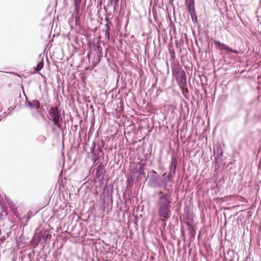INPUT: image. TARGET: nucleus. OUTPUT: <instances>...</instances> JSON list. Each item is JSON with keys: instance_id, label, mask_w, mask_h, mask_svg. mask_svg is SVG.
<instances>
[{"instance_id": "2", "label": "nucleus", "mask_w": 261, "mask_h": 261, "mask_svg": "<svg viewBox=\"0 0 261 261\" xmlns=\"http://www.w3.org/2000/svg\"><path fill=\"white\" fill-rule=\"evenodd\" d=\"M48 114L49 119L53 121L55 125L58 128H61L62 119L60 115V112L57 107L50 108L48 110Z\"/></svg>"}, {"instance_id": "6", "label": "nucleus", "mask_w": 261, "mask_h": 261, "mask_svg": "<svg viewBox=\"0 0 261 261\" xmlns=\"http://www.w3.org/2000/svg\"><path fill=\"white\" fill-rule=\"evenodd\" d=\"M184 72L185 71L183 70L178 68L173 70V74L175 78L178 76L180 75V74H183Z\"/></svg>"}, {"instance_id": "8", "label": "nucleus", "mask_w": 261, "mask_h": 261, "mask_svg": "<svg viewBox=\"0 0 261 261\" xmlns=\"http://www.w3.org/2000/svg\"><path fill=\"white\" fill-rule=\"evenodd\" d=\"M188 7L190 10L192 8H194V0H190L187 4Z\"/></svg>"}, {"instance_id": "1", "label": "nucleus", "mask_w": 261, "mask_h": 261, "mask_svg": "<svg viewBox=\"0 0 261 261\" xmlns=\"http://www.w3.org/2000/svg\"><path fill=\"white\" fill-rule=\"evenodd\" d=\"M159 201L157 203L158 214L162 221L168 219L171 216V202L169 194L164 193L161 191L159 193Z\"/></svg>"}, {"instance_id": "7", "label": "nucleus", "mask_w": 261, "mask_h": 261, "mask_svg": "<svg viewBox=\"0 0 261 261\" xmlns=\"http://www.w3.org/2000/svg\"><path fill=\"white\" fill-rule=\"evenodd\" d=\"M74 5L75 6L76 10L77 11L79 9L81 0H74Z\"/></svg>"}, {"instance_id": "3", "label": "nucleus", "mask_w": 261, "mask_h": 261, "mask_svg": "<svg viewBox=\"0 0 261 261\" xmlns=\"http://www.w3.org/2000/svg\"><path fill=\"white\" fill-rule=\"evenodd\" d=\"M214 44L216 46V48H217L225 50L227 51L232 52V53H236V54L238 53V51L237 50H233V49L230 48L229 47H228L226 44L221 43L220 42H219L218 41H215Z\"/></svg>"}, {"instance_id": "5", "label": "nucleus", "mask_w": 261, "mask_h": 261, "mask_svg": "<svg viewBox=\"0 0 261 261\" xmlns=\"http://www.w3.org/2000/svg\"><path fill=\"white\" fill-rule=\"evenodd\" d=\"M28 105L31 108H35L37 110L40 108V104L38 100H34L32 102H29Z\"/></svg>"}, {"instance_id": "10", "label": "nucleus", "mask_w": 261, "mask_h": 261, "mask_svg": "<svg viewBox=\"0 0 261 261\" xmlns=\"http://www.w3.org/2000/svg\"><path fill=\"white\" fill-rule=\"evenodd\" d=\"M109 31H110V30H108V29H106V30H105V36L107 39V40H108V41L110 40V37Z\"/></svg>"}, {"instance_id": "11", "label": "nucleus", "mask_w": 261, "mask_h": 261, "mask_svg": "<svg viewBox=\"0 0 261 261\" xmlns=\"http://www.w3.org/2000/svg\"><path fill=\"white\" fill-rule=\"evenodd\" d=\"M106 29L110 30L109 29V25H108V23L106 24Z\"/></svg>"}, {"instance_id": "9", "label": "nucleus", "mask_w": 261, "mask_h": 261, "mask_svg": "<svg viewBox=\"0 0 261 261\" xmlns=\"http://www.w3.org/2000/svg\"><path fill=\"white\" fill-rule=\"evenodd\" d=\"M43 67V62H40L39 63V64H37L36 68H35V70L37 71H40Z\"/></svg>"}, {"instance_id": "12", "label": "nucleus", "mask_w": 261, "mask_h": 261, "mask_svg": "<svg viewBox=\"0 0 261 261\" xmlns=\"http://www.w3.org/2000/svg\"><path fill=\"white\" fill-rule=\"evenodd\" d=\"M97 49H98V50L99 51H100V49H101V47H100V46H98V47H97Z\"/></svg>"}, {"instance_id": "4", "label": "nucleus", "mask_w": 261, "mask_h": 261, "mask_svg": "<svg viewBox=\"0 0 261 261\" xmlns=\"http://www.w3.org/2000/svg\"><path fill=\"white\" fill-rule=\"evenodd\" d=\"M176 79L180 88H184L187 85V79L185 72L176 77Z\"/></svg>"}]
</instances>
